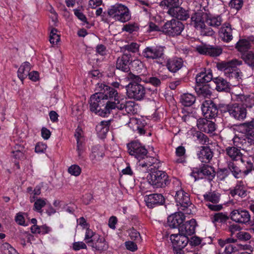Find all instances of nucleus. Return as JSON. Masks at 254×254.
I'll return each instance as SVG.
<instances>
[{
    "mask_svg": "<svg viewBox=\"0 0 254 254\" xmlns=\"http://www.w3.org/2000/svg\"><path fill=\"white\" fill-rule=\"evenodd\" d=\"M105 96L101 92L96 93L91 96L89 101L90 111L103 117L108 116L116 107L115 103L106 101Z\"/></svg>",
    "mask_w": 254,
    "mask_h": 254,
    "instance_id": "f257e3e1",
    "label": "nucleus"
},
{
    "mask_svg": "<svg viewBox=\"0 0 254 254\" xmlns=\"http://www.w3.org/2000/svg\"><path fill=\"white\" fill-rule=\"evenodd\" d=\"M242 64V61L236 59L228 62L218 63L216 64L218 69L223 71L225 75L229 78H235L238 81L241 79L242 72L237 66Z\"/></svg>",
    "mask_w": 254,
    "mask_h": 254,
    "instance_id": "f03ea898",
    "label": "nucleus"
},
{
    "mask_svg": "<svg viewBox=\"0 0 254 254\" xmlns=\"http://www.w3.org/2000/svg\"><path fill=\"white\" fill-rule=\"evenodd\" d=\"M149 171L150 173L147 179L154 188H164L170 184L169 177L165 172L153 168H150Z\"/></svg>",
    "mask_w": 254,
    "mask_h": 254,
    "instance_id": "7ed1b4c3",
    "label": "nucleus"
},
{
    "mask_svg": "<svg viewBox=\"0 0 254 254\" xmlns=\"http://www.w3.org/2000/svg\"><path fill=\"white\" fill-rule=\"evenodd\" d=\"M108 14L116 21L125 23L131 18V13L128 7L122 3H117L110 6Z\"/></svg>",
    "mask_w": 254,
    "mask_h": 254,
    "instance_id": "20e7f679",
    "label": "nucleus"
},
{
    "mask_svg": "<svg viewBox=\"0 0 254 254\" xmlns=\"http://www.w3.org/2000/svg\"><path fill=\"white\" fill-rule=\"evenodd\" d=\"M244 126L249 128L248 133L236 135L233 139L234 143L239 148L254 144V122L244 123Z\"/></svg>",
    "mask_w": 254,
    "mask_h": 254,
    "instance_id": "39448f33",
    "label": "nucleus"
},
{
    "mask_svg": "<svg viewBox=\"0 0 254 254\" xmlns=\"http://www.w3.org/2000/svg\"><path fill=\"white\" fill-rule=\"evenodd\" d=\"M127 95L130 99H133L136 101H140L145 96L146 90L145 87L141 84L129 82L126 86Z\"/></svg>",
    "mask_w": 254,
    "mask_h": 254,
    "instance_id": "423d86ee",
    "label": "nucleus"
},
{
    "mask_svg": "<svg viewBox=\"0 0 254 254\" xmlns=\"http://www.w3.org/2000/svg\"><path fill=\"white\" fill-rule=\"evenodd\" d=\"M184 29V25L182 22L172 19L166 22L162 27V31L166 34L174 37L180 35Z\"/></svg>",
    "mask_w": 254,
    "mask_h": 254,
    "instance_id": "0eeeda50",
    "label": "nucleus"
},
{
    "mask_svg": "<svg viewBox=\"0 0 254 254\" xmlns=\"http://www.w3.org/2000/svg\"><path fill=\"white\" fill-rule=\"evenodd\" d=\"M206 206L214 211H218L223 208L221 204H218L220 201V194L215 191L209 192L203 195Z\"/></svg>",
    "mask_w": 254,
    "mask_h": 254,
    "instance_id": "6e6552de",
    "label": "nucleus"
},
{
    "mask_svg": "<svg viewBox=\"0 0 254 254\" xmlns=\"http://www.w3.org/2000/svg\"><path fill=\"white\" fill-rule=\"evenodd\" d=\"M128 151L130 155L134 156L138 160V163L147 154L148 151L140 142L134 141L127 144Z\"/></svg>",
    "mask_w": 254,
    "mask_h": 254,
    "instance_id": "1a4fd4ad",
    "label": "nucleus"
},
{
    "mask_svg": "<svg viewBox=\"0 0 254 254\" xmlns=\"http://www.w3.org/2000/svg\"><path fill=\"white\" fill-rule=\"evenodd\" d=\"M165 47L161 46L147 47L143 51V56L148 59L160 60L165 57Z\"/></svg>",
    "mask_w": 254,
    "mask_h": 254,
    "instance_id": "9d476101",
    "label": "nucleus"
},
{
    "mask_svg": "<svg viewBox=\"0 0 254 254\" xmlns=\"http://www.w3.org/2000/svg\"><path fill=\"white\" fill-rule=\"evenodd\" d=\"M181 0L178 1V4H172V6L168 7L167 13L170 16L181 20H186L190 17L188 10L181 7Z\"/></svg>",
    "mask_w": 254,
    "mask_h": 254,
    "instance_id": "9b49d317",
    "label": "nucleus"
},
{
    "mask_svg": "<svg viewBox=\"0 0 254 254\" xmlns=\"http://www.w3.org/2000/svg\"><path fill=\"white\" fill-rule=\"evenodd\" d=\"M132 62V56L128 52H123V54L119 57L116 61V66L118 69L124 72H128L130 69V65Z\"/></svg>",
    "mask_w": 254,
    "mask_h": 254,
    "instance_id": "f8f14e48",
    "label": "nucleus"
},
{
    "mask_svg": "<svg viewBox=\"0 0 254 254\" xmlns=\"http://www.w3.org/2000/svg\"><path fill=\"white\" fill-rule=\"evenodd\" d=\"M175 199L179 208L185 210L191 204L189 194L182 189L176 190Z\"/></svg>",
    "mask_w": 254,
    "mask_h": 254,
    "instance_id": "ddd939ff",
    "label": "nucleus"
},
{
    "mask_svg": "<svg viewBox=\"0 0 254 254\" xmlns=\"http://www.w3.org/2000/svg\"><path fill=\"white\" fill-rule=\"evenodd\" d=\"M207 17V12H206L204 7L202 9L197 10L191 15L190 24L197 30L201 28L206 22Z\"/></svg>",
    "mask_w": 254,
    "mask_h": 254,
    "instance_id": "4468645a",
    "label": "nucleus"
},
{
    "mask_svg": "<svg viewBox=\"0 0 254 254\" xmlns=\"http://www.w3.org/2000/svg\"><path fill=\"white\" fill-rule=\"evenodd\" d=\"M196 51L201 55L215 57L221 54L222 49L219 46L204 45L197 46L196 47Z\"/></svg>",
    "mask_w": 254,
    "mask_h": 254,
    "instance_id": "2eb2a0df",
    "label": "nucleus"
},
{
    "mask_svg": "<svg viewBox=\"0 0 254 254\" xmlns=\"http://www.w3.org/2000/svg\"><path fill=\"white\" fill-rule=\"evenodd\" d=\"M101 93L105 95V99L110 102L115 103L116 106L119 104V96L117 91L109 86L103 84L101 85ZM117 107H116V108Z\"/></svg>",
    "mask_w": 254,
    "mask_h": 254,
    "instance_id": "dca6fc26",
    "label": "nucleus"
},
{
    "mask_svg": "<svg viewBox=\"0 0 254 254\" xmlns=\"http://www.w3.org/2000/svg\"><path fill=\"white\" fill-rule=\"evenodd\" d=\"M247 109L243 105L237 103L231 104L230 116L235 120L239 121L244 120L247 116Z\"/></svg>",
    "mask_w": 254,
    "mask_h": 254,
    "instance_id": "f3484780",
    "label": "nucleus"
},
{
    "mask_svg": "<svg viewBox=\"0 0 254 254\" xmlns=\"http://www.w3.org/2000/svg\"><path fill=\"white\" fill-rule=\"evenodd\" d=\"M201 110L205 118L212 119L217 116L218 109L212 101H205L201 105Z\"/></svg>",
    "mask_w": 254,
    "mask_h": 254,
    "instance_id": "a211bd4d",
    "label": "nucleus"
},
{
    "mask_svg": "<svg viewBox=\"0 0 254 254\" xmlns=\"http://www.w3.org/2000/svg\"><path fill=\"white\" fill-rule=\"evenodd\" d=\"M231 218L237 223L246 224L250 221L251 216L246 210L236 209L231 212Z\"/></svg>",
    "mask_w": 254,
    "mask_h": 254,
    "instance_id": "6ab92c4d",
    "label": "nucleus"
},
{
    "mask_svg": "<svg viewBox=\"0 0 254 254\" xmlns=\"http://www.w3.org/2000/svg\"><path fill=\"white\" fill-rule=\"evenodd\" d=\"M170 240L174 248L183 249L189 243L188 237L180 233L171 235Z\"/></svg>",
    "mask_w": 254,
    "mask_h": 254,
    "instance_id": "aec40b11",
    "label": "nucleus"
},
{
    "mask_svg": "<svg viewBox=\"0 0 254 254\" xmlns=\"http://www.w3.org/2000/svg\"><path fill=\"white\" fill-rule=\"evenodd\" d=\"M145 201L148 207L152 208L165 202L164 196L160 193L151 194L147 196Z\"/></svg>",
    "mask_w": 254,
    "mask_h": 254,
    "instance_id": "412c9836",
    "label": "nucleus"
},
{
    "mask_svg": "<svg viewBox=\"0 0 254 254\" xmlns=\"http://www.w3.org/2000/svg\"><path fill=\"white\" fill-rule=\"evenodd\" d=\"M185 217L184 213L180 211L170 215L168 217L167 223L169 226L172 228H176L182 225L185 220Z\"/></svg>",
    "mask_w": 254,
    "mask_h": 254,
    "instance_id": "4be33fe9",
    "label": "nucleus"
},
{
    "mask_svg": "<svg viewBox=\"0 0 254 254\" xmlns=\"http://www.w3.org/2000/svg\"><path fill=\"white\" fill-rule=\"evenodd\" d=\"M196 225V223L194 219L183 223L179 227V233L187 236H190L194 233Z\"/></svg>",
    "mask_w": 254,
    "mask_h": 254,
    "instance_id": "5701e85b",
    "label": "nucleus"
},
{
    "mask_svg": "<svg viewBox=\"0 0 254 254\" xmlns=\"http://www.w3.org/2000/svg\"><path fill=\"white\" fill-rule=\"evenodd\" d=\"M197 127L200 131L207 133H212L216 129L214 122L204 118L197 120Z\"/></svg>",
    "mask_w": 254,
    "mask_h": 254,
    "instance_id": "b1692460",
    "label": "nucleus"
},
{
    "mask_svg": "<svg viewBox=\"0 0 254 254\" xmlns=\"http://www.w3.org/2000/svg\"><path fill=\"white\" fill-rule=\"evenodd\" d=\"M195 174H197L198 176L202 175L209 180H212L215 176V171L214 168L209 165H203L202 167H200L197 171H193L191 173V176L194 177L195 180H196V176Z\"/></svg>",
    "mask_w": 254,
    "mask_h": 254,
    "instance_id": "393cba45",
    "label": "nucleus"
},
{
    "mask_svg": "<svg viewBox=\"0 0 254 254\" xmlns=\"http://www.w3.org/2000/svg\"><path fill=\"white\" fill-rule=\"evenodd\" d=\"M219 34L222 41L229 42L233 39L231 25L228 23L223 24L219 30Z\"/></svg>",
    "mask_w": 254,
    "mask_h": 254,
    "instance_id": "a878e982",
    "label": "nucleus"
},
{
    "mask_svg": "<svg viewBox=\"0 0 254 254\" xmlns=\"http://www.w3.org/2000/svg\"><path fill=\"white\" fill-rule=\"evenodd\" d=\"M200 150L197 153L198 159L202 163H208L210 162L213 156V153L210 147L201 146Z\"/></svg>",
    "mask_w": 254,
    "mask_h": 254,
    "instance_id": "bb28decb",
    "label": "nucleus"
},
{
    "mask_svg": "<svg viewBox=\"0 0 254 254\" xmlns=\"http://www.w3.org/2000/svg\"><path fill=\"white\" fill-rule=\"evenodd\" d=\"M184 61L182 59L174 58L168 60L166 66L168 70L172 72H176L183 66Z\"/></svg>",
    "mask_w": 254,
    "mask_h": 254,
    "instance_id": "cd10ccee",
    "label": "nucleus"
},
{
    "mask_svg": "<svg viewBox=\"0 0 254 254\" xmlns=\"http://www.w3.org/2000/svg\"><path fill=\"white\" fill-rule=\"evenodd\" d=\"M138 166L141 167H147V168L153 166V168L151 167V168L157 169L159 167V161L157 158L146 154L144 159L139 162Z\"/></svg>",
    "mask_w": 254,
    "mask_h": 254,
    "instance_id": "c85d7f7f",
    "label": "nucleus"
},
{
    "mask_svg": "<svg viewBox=\"0 0 254 254\" xmlns=\"http://www.w3.org/2000/svg\"><path fill=\"white\" fill-rule=\"evenodd\" d=\"M104 155V149L102 147L97 145L92 147L90 158L92 163L95 164L101 161Z\"/></svg>",
    "mask_w": 254,
    "mask_h": 254,
    "instance_id": "c756f323",
    "label": "nucleus"
},
{
    "mask_svg": "<svg viewBox=\"0 0 254 254\" xmlns=\"http://www.w3.org/2000/svg\"><path fill=\"white\" fill-rule=\"evenodd\" d=\"M238 148V147L229 146L225 149L226 153L232 161H237L240 159L242 162L245 163V161L242 158V154L241 152V150Z\"/></svg>",
    "mask_w": 254,
    "mask_h": 254,
    "instance_id": "7c9ffc66",
    "label": "nucleus"
},
{
    "mask_svg": "<svg viewBox=\"0 0 254 254\" xmlns=\"http://www.w3.org/2000/svg\"><path fill=\"white\" fill-rule=\"evenodd\" d=\"M213 82L216 84V88L217 91L228 92L230 90L229 82L223 78L218 76L214 77L213 79Z\"/></svg>",
    "mask_w": 254,
    "mask_h": 254,
    "instance_id": "2f4dec72",
    "label": "nucleus"
},
{
    "mask_svg": "<svg viewBox=\"0 0 254 254\" xmlns=\"http://www.w3.org/2000/svg\"><path fill=\"white\" fill-rule=\"evenodd\" d=\"M212 73L211 70L207 72H201L198 73L196 76V83L200 84H207L206 83L212 80H213Z\"/></svg>",
    "mask_w": 254,
    "mask_h": 254,
    "instance_id": "473e14b6",
    "label": "nucleus"
},
{
    "mask_svg": "<svg viewBox=\"0 0 254 254\" xmlns=\"http://www.w3.org/2000/svg\"><path fill=\"white\" fill-rule=\"evenodd\" d=\"M135 102L132 101H127L125 102H119L116 108L120 110H125L128 114H133L135 112Z\"/></svg>",
    "mask_w": 254,
    "mask_h": 254,
    "instance_id": "72a5a7b5",
    "label": "nucleus"
},
{
    "mask_svg": "<svg viewBox=\"0 0 254 254\" xmlns=\"http://www.w3.org/2000/svg\"><path fill=\"white\" fill-rule=\"evenodd\" d=\"M237 100L241 101L247 108H252L254 106V95L239 94Z\"/></svg>",
    "mask_w": 254,
    "mask_h": 254,
    "instance_id": "f704fd0d",
    "label": "nucleus"
},
{
    "mask_svg": "<svg viewBox=\"0 0 254 254\" xmlns=\"http://www.w3.org/2000/svg\"><path fill=\"white\" fill-rule=\"evenodd\" d=\"M95 240H94L92 243V244H90L89 246H91L96 250L100 251H104L108 249V244L106 243L104 238L101 237L99 235L98 236V237L96 238Z\"/></svg>",
    "mask_w": 254,
    "mask_h": 254,
    "instance_id": "c9c22d12",
    "label": "nucleus"
},
{
    "mask_svg": "<svg viewBox=\"0 0 254 254\" xmlns=\"http://www.w3.org/2000/svg\"><path fill=\"white\" fill-rule=\"evenodd\" d=\"M227 166L229 172H231L235 178H240L244 176V169H240L233 162H228Z\"/></svg>",
    "mask_w": 254,
    "mask_h": 254,
    "instance_id": "e433bc0d",
    "label": "nucleus"
},
{
    "mask_svg": "<svg viewBox=\"0 0 254 254\" xmlns=\"http://www.w3.org/2000/svg\"><path fill=\"white\" fill-rule=\"evenodd\" d=\"M30 70L31 65L29 62H24L20 65L17 71V75L21 81H23L28 76Z\"/></svg>",
    "mask_w": 254,
    "mask_h": 254,
    "instance_id": "4c0bfd02",
    "label": "nucleus"
},
{
    "mask_svg": "<svg viewBox=\"0 0 254 254\" xmlns=\"http://www.w3.org/2000/svg\"><path fill=\"white\" fill-rule=\"evenodd\" d=\"M195 90L199 96H202L204 97L210 96L211 94V92L208 84H196Z\"/></svg>",
    "mask_w": 254,
    "mask_h": 254,
    "instance_id": "58836bf2",
    "label": "nucleus"
},
{
    "mask_svg": "<svg viewBox=\"0 0 254 254\" xmlns=\"http://www.w3.org/2000/svg\"><path fill=\"white\" fill-rule=\"evenodd\" d=\"M222 22V18L220 16H215L207 13V17L206 18V23L210 26L214 28H218L221 25Z\"/></svg>",
    "mask_w": 254,
    "mask_h": 254,
    "instance_id": "ea45409f",
    "label": "nucleus"
},
{
    "mask_svg": "<svg viewBox=\"0 0 254 254\" xmlns=\"http://www.w3.org/2000/svg\"><path fill=\"white\" fill-rule=\"evenodd\" d=\"M236 48L238 51L243 54L248 52V50L251 48V45L248 40L240 39L237 42Z\"/></svg>",
    "mask_w": 254,
    "mask_h": 254,
    "instance_id": "a19ab883",
    "label": "nucleus"
},
{
    "mask_svg": "<svg viewBox=\"0 0 254 254\" xmlns=\"http://www.w3.org/2000/svg\"><path fill=\"white\" fill-rule=\"evenodd\" d=\"M109 121H102L96 127V130L99 135L104 136L109 130Z\"/></svg>",
    "mask_w": 254,
    "mask_h": 254,
    "instance_id": "79ce46f5",
    "label": "nucleus"
},
{
    "mask_svg": "<svg viewBox=\"0 0 254 254\" xmlns=\"http://www.w3.org/2000/svg\"><path fill=\"white\" fill-rule=\"evenodd\" d=\"M230 194L232 196L237 195L243 198L246 196L247 192L243 185L237 184L234 189L231 190Z\"/></svg>",
    "mask_w": 254,
    "mask_h": 254,
    "instance_id": "37998d69",
    "label": "nucleus"
},
{
    "mask_svg": "<svg viewBox=\"0 0 254 254\" xmlns=\"http://www.w3.org/2000/svg\"><path fill=\"white\" fill-rule=\"evenodd\" d=\"M195 101V97L191 94L186 93L181 96V102L183 105L187 107L191 106Z\"/></svg>",
    "mask_w": 254,
    "mask_h": 254,
    "instance_id": "c03bdc74",
    "label": "nucleus"
},
{
    "mask_svg": "<svg viewBox=\"0 0 254 254\" xmlns=\"http://www.w3.org/2000/svg\"><path fill=\"white\" fill-rule=\"evenodd\" d=\"M98 235H96L91 229L89 228L86 229L84 241L85 243L89 246L92 244V242L96 240V237H98Z\"/></svg>",
    "mask_w": 254,
    "mask_h": 254,
    "instance_id": "a18cd8bd",
    "label": "nucleus"
},
{
    "mask_svg": "<svg viewBox=\"0 0 254 254\" xmlns=\"http://www.w3.org/2000/svg\"><path fill=\"white\" fill-rule=\"evenodd\" d=\"M139 45L136 43L131 42V43L124 46L122 50L123 52L135 53L139 51Z\"/></svg>",
    "mask_w": 254,
    "mask_h": 254,
    "instance_id": "49530a36",
    "label": "nucleus"
},
{
    "mask_svg": "<svg viewBox=\"0 0 254 254\" xmlns=\"http://www.w3.org/2000/svg\"><path fill=\"white\" fill-rule=\"evenodd\" d=\"M242 59L249 65L254 67V53L252 51L242 54Z\"/></svg>",
    "mask_w": 254,
    "mask_h": 254,
    "instance_id": "de8ad7c7",
    "label": "nucleus"
},
{
    "mask_svg": "<svg viewBox=\"0 0 254 254\" xmlns=\"http://www.w3.org/2000/svg\"><path fill=\"white\" fill-rule=\"evenodd\" d=\"M228 216L222 212L215 213L213 217L212 218V222L214 223H225L228 220Z\"/></svg>",
    "mask_w": 254,
    "mask_h": 254,
    "instance_id": "09e8293b",
    "label": "nucleus"
},
{
    "mask_svg": "<svg viewBox=\"0 0 254 254\" xmlns=\"http://www.w3.org/2000/svg\"><path fill=\"white\" fill-rule=\"evenodd\" d=\"M46 205V199L41 198H37L34 202L33 210L39 213L42 212V208Z\"/></svg>",
    "mask_w": 254,
    "mask_h": 254,
    "instance_id": "8fccbe9b",
    "label": "nucleus"
},
{
    "mask_svg": "<svg viewBox=\"0 0 254 254\" xmlns=\"http://www.w3.org/2000/svg\"><path fill=\"white\" fill-rule=\"evenodd\" d=\"M186 153V149L183 146L178 147L176 149V155L178 157H182L176 160L177 163H183L185 161V156Z\"/></svg>",
    "mask_w": 254,
    "mask_h": 254,
    "instance_id": "3c124183",
    "label": "nucleus"
},
{
    "mask_svg": "<svg viewBox=\"0 0 254 254\" xmlns=\"http://www.w3.org/2000/svg\"><path fill=\"white\" fill-rule=\"evenodd\" d=\"M1 248L3 254H18L16 251L7 243L2 244Z\"/></svg>",
    "mask_w": 254,
    "mask_h": 254,
    "instance_id": "603ef678",
    "label": "nucleus"
},
{
    "mask_svg": "<svg viewBox=\"0 0 254 254\" xmlns=\"http://www.w3.org/2000/svg\"><path fill=\"white\" fill-rule=\"evenodd\" d=\"M57 32V29L54 28L51 31L49 41L51 44H57L60 40V36Z\"/></svg>",
    "mask_w": 254,
    "mask_h": 254,
    "instance_id": "864d4df0",
    "label": "nucleus"
},
{
    "mask_svg": "<svg viewBox=\"0 0 254 254\" xmlns=\"http://www.w3.org/2000/svg\"><path fill=\"white\" fill-rule=\"evenodd\" d=\"M238 248L234 244L229 243L225 246L224 254H239Z\"/></svg>",
    "mask_w": 254,
    "mask_h": 254,
    "instance_id": "5fc2aeb1",
    "label": "nucleus"
},
{
    "mask_svg": "<svg viewBox=\"0 0 254 254\" xmlns=\"http://www.w3.org/2000/svg\"><path fill=\"white\" fill-rule=\"evenodd\" d=\"M143 81L146 83H150L155 87L159 86L161 83L160 79L155 76L146 78Z\"/></svg>",
    "mask_w": 254,
    "mask_h": 254,
    "instance_id": "6e6d98bb",
    "label": "nucleus"
},
{
    "mask_svg": "<svg viewBox=\"0 0 254 254\" xmlns=\"http://www.w3.org/2000/svg\"><path fill=\"white\" fill-rule=\"evenodd\" d=\"M229 175V171L227 168L219 169L217 172V176L220 181H224Z\"/></svg>",
    "mask_w": 254,
    "mask_h": 254,
    "instance_id": "4d7b16f0",
    "label": "nucleus"
},
{
    "mask_svg": "<svg viewBox=\"0 0 254 254\" xmlns=\"http://www.w3.org/2000/svg\"><path fill=\"white\" fill-rule=\"evenodd\" d=\"M128 235L131 240L139 242L140 241L141 237L140 234L133 228L128 230Z\"/></svg>",
    "mask_w": 254,
    "mask_h": 254,
    "instance_id": "13d9d810",
    "label": "nucleus"
},
{
    "mask_svg": "<svg viewBox=\"0 0 254 254\" xmlns=\"http://www.w3.org/2000/svg\"><path fill=\"white\" fill-rule=\"evenodd\" d=\"M200 31V34L202 36H212L214 34V31L211 28L207 27L205 24L202 26L201 28L198 29Z\"/></svg>",
    "mask_w": 254,
    "mask_h": 254,
    "instance_id": "bf43d9fd",
    "label": "nucleus"
},
{
    "mask_svg": "<svg viewBox=\"0 0 254 254\" xmlns=\"http://www.w3.org/2000/svg\"><path fill=\"white\" fill-rule=\"evenodd\" d=\"M138 29V26L137 24H128L124 25L123 28V30L129 33H132L134 31H136Z\"/></svg>",
    "mask_w": 254,
    "mask_h": 254,
    "instance_id": "052dcab7",
    "label": "nucleus"
},
{
    "mask_svg": "<svg viewBox=\"0 0 254 254\" xmlns=\"http://www.w3.org/2000/svg\"><path fill=\"white\" fill-rule=\"evenodd\" d=\"M69 173L71 175L78 176L81 173V169L79 166L77 165H71L68 169Z\"/></svg>",
    "mask_w": 254,
    "mask_h": 254,
    "instance_id": "680f3d73",
    "label": "nucleus"
},
{
    "mask_svg": "<svg viewBox=\"0 0 254 254\" xmlns=\"http://www.w3.org/2000/svg\"><path fill=\"white\" fill-rule=\"evenodd\" d=\"M196 136L201 144H206L208 143V137L201 132H197L196 133Z\"/></svg>",
    "mask_w": 254,
    "mask_h": 254,
    "instance_id": "e2e57ef3",
    "label": "nucleus"
},
{
    "mask_svg": "<svg viewBox=\"0 0 254 254\" xmlns=\"http://www.w3.org/2000/svg\"><path fill=\"white\" fill-rule=\"evenodd\" d=\"M126 78L131 81L130 82L133 83L140 84L142 81L141 78L139 75H135L131 72L129 73Z\"/></svg>",
    "mask_w": 254,
    "mask_h": 254,
    "instance_id": "0e129e2a",
    "label": "nucleus"
},
{
    "mask_svg": "<svg viewBox=\"0 0 254 254\" xmlns=\"http://www.w3.org/2000/svg\"><path fill=\"white\" fill-rule=\"evenodd\" d=\"M218 111L222 114H226L228 113L230 115V108L231 105L220 104L217 107Z\"/></svg>",
    "mask_w": 254,
    "mask_h": 254,
    "instance_id": "69168bd1",
    "label": "nucleus"
},
{
    "mask_svg": "<svg viewBox=\"0 0 254 254\" xmlns=\"http://www.w3.org/2000/svg\"><path fill=\"white\" fill-rule=\"evenodd\" d=\"M75 15L81 21L84 23H88L86 17L85 15L80 11V10L77 9H73Z\"/></svg>",
    "mask_w": 254,
    "mask_h": 254,
    "instance_id": "338daca9",
    "label": "nucleus"
},
{
    "mask_svg": "<svg viewBox=\"0 0 254 254\" xmlns=\"http://www.w3.org/2000/svg\"><path fill=\"white\" fill-rule=\"evenodd\" d=\"M243 4V0H231L230 2V6L237 10L240 9L242 7Z\"/></svg>",
    "mask_w": 254,
    "mask_h": 254,
    "instance_id": "774afa93",
    "label": "nucleus"
}]
</instances>
